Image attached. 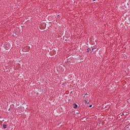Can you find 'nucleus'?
I'll return each instance as SVG.
<instances>
[{
    "mask_svg": "<svg viewBox=\"0 0 130 130\" xmlns=\"http://www.w3.org/2000/svg\"><path fill=\"white\" fill-rule=\"evenodd\" d=\"M4 47L5 49H10L11 48V45L9 43H6L4 45Z\"/></svg>",
    "mask_w": 130,
    "mask_h": 130,
    "instance_id": "1",
    "label": "nucleus"
},
{
    "mask_svg": "<svg viewBox=\"0 0 130 130\" xmlns=\"http://www.w3.org/2000/svg\"><path fill=\"white\" fill-rule=\"evenodd\" d=\"M84 102H85V103H87V104H88V103H89V102H88V100L87 101V100H84Z\"/></svg>",
    "mask_w": 130,
    "mask_h": 130,
    "instance_id": "3",
    "label": "nucleus"
},
{
    "mask_svg": "<svg viewBox=\"0 0 130 130\" xmlns=\"http://www.w3.org/2000/svg\"><path fill=\"white\" fill-rule=\"evenodd\" d=\"M92 51H94V48L92 49Z\"/></svg>",
    "mask_w": 130,
    "mask_h": 130,
    "instance_id": "6",
    "label": "nucleus"
},
{
    "mask_svg": "<svg viewBox=\"0 0 130 130\" xmlns=\"http://www.w3.org/2000/svg\"><path fill=\"white\" fill-rule=\"evenodd\" d=\"M93 1V2H95L96 0H92Z\"/></svg>",
    "mask_w": 130,
    "mask_h": 130,
    "instance_id": "8",
    "label": "nucleus"
},
{
    "mask_svg": "<svg viewBox=\"0 0 130 130\" xmlns=\"http://www.w3.org/2000/svg\"><path fill=\"white\" fill-rule=\"evenodd\" d=\"M3 128H7V125L4 124V125H3Z\"/></svg>",
    "mask_w": 130,
    "mask_h": 130,
    "instance_id": "2",
    "label": "nucleus"
},
{
    "mask_svg": "<svg viewBox=\"0 0 130 130\" xmlns=\"http://www.w3.org/2000/svg\"><path fill=\"white\" fill-rule=\"evenodd\" d=\"M77 107H78V105L75 104L74 106V108H77Z\"/></svg>",
    "mask_w": 130,
    "mask_h": 130,
    "instance_id": "4",
    "label": "nucleus"
},
{
    "mask_svg": "<svg viewBox=\"0 0 130 130\" xmlns=\"http://www.w3.org/2000/svg\"><path fill=\"white\" fill-rule=\"evenodd\" d=\"M89 107H92V105H90Z\"/></svg>",
    "mask_w": 130,
    "mask_h": 130,
    "instance_id": "7",
    "label": "nucleus"
},
{
    "mask_svg": "<svg viewBox=\"0 0 130 130\" xmlns=\"http://www.w3.org/2000/svg\"><path fill=\"white\" fill-rule=\"evenodd\" d=\"M88 95H89V94H88L87 93H86V94H85V96H83V97H86V96Z\"/></svg>",
    "mask_w": 130,
    "mask_h": 130,
    "instance_id": "5",
    "label": "nucleus"
}]
</instances>
